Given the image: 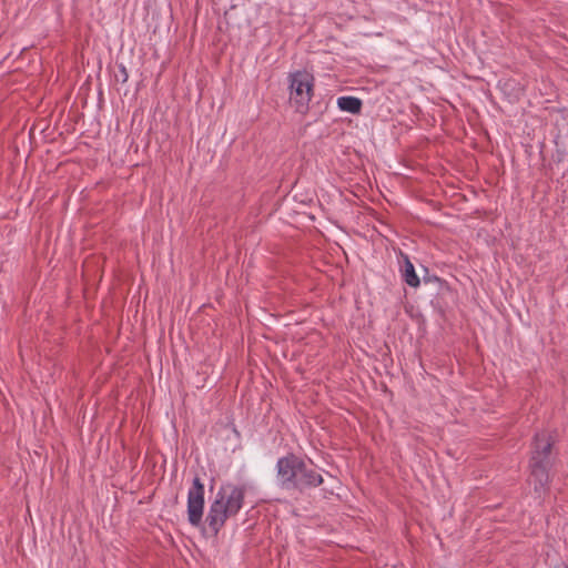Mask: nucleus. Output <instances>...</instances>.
Returning a JSON list of instances; mask_svg holds the SVG:
<instances>
[{
  "label": "nucleus",
  "instance_id": "1",
  "mask_svg": "<svg viewBox=\"0 0 568 568\" xmlns=\"http://www.w3.org/2000/svg\"><path fill=\"white\" fill-rule=\"evenodd\" d=\"M276 479L282 489L304 493L323 484L322 475L296 454L277 459Z\"/></svg>",
  "mask_w": 568,
  "mask_h": 568
},
{
  "label": "nucleus",
  "instance_id": "10",
  "mask_svg": "<svg viewBox=\"0 0 568 568\" xmlns=\"http://www.w3.org/2000/svg\"><path fill=\"white\" fill-rule=\"evenodd\" d=\"M555 568H568V566H566V565H561V566H557V567H555Z\"/></svg>",
  "mask_w": 568,
  "mask_h": 568
},
{
  "label": "nucleus",
  "instance_id": "6",
  "mask_svg": "<svg viewBox=\"0 0 568 568\" xmlns=\"http://www.w3.org/2000/svg\"><path fill=\"white\" fill-rule=\"evenodd\" d=\"M403 263L400 266V273L404 282L409 285L410 287H418L420 284V280L418 275L415 272L414 264L409 260L407 255L402 254Z\"/></svg>",
  "mask_w": 568,
  "mask_h": 568
},
{
  "label": "nucleus",
  "instance_id": "8",
  "mask_svg": "<svg viewBox=\"0 0 568 568\" xmlns=\"http://www.w3.org/2000/svg\"><path fill=\"white\" fill-rule=\"evenodd\" d=\"M121 77H123V78H122V82H126V80H128V73H126V70H125V68H124V67H122V68H121Z\"/></svg>",
  "mask_w": 568,
  "mask_h": 568
},
{
  "label": "nucleus",
  "instance_id": "9",
  "mask_svg": "<svg viewBox=\"0 0 568 568\" xmlns=\"http://www.w3.org/2000/svg\"><path fill=\"white\" fill-rule=\"evenodd\" d=\"M430 281L440 282V280H439L437 276H433V277H424V282H425V283L430 282Z\"/></svg>",
  "mask_w": 568,
  "mask_h": 568
},
{
  "label": "nucleus",
  "instance_id": "2",
  "mask_svg": "<svg viewBox=\"0 0 568 568\" xmlns=\"http://www.w3.org/2000/svg\"><path fill=\"white\" fill-rule=\"evenodd\" d=\"M245 493V486L232 483H225L219 488L205 518L207 530L212 536H217L226 520L241 510Z\"/></svg>",
  "mask_w": 568,
  "mask_h": 568
},
{
  "label": "nucleus",
  "instance_id": "4",
  "mask_svg": "<svg viewBox=\"0 0 568 568\" xmlns=\"http://www.w3.org/2000/svg\"><path fill=\"white\" fill-rule=\"evenodd\" d=\"M314 77L306 71H296L290 74V101L296 112L306 113L313 95Z\"/></svg>",
  "mask_w": 568,
  "mask_h": 568
},
{
  "label": "nucleus",
  "instance_id": "3",
  "mask_svg": "<svg viewBox=\"0 0 568 568\" xmlns=\"http://www.w3.org/2000/svg\"><path fill=\"white\" fill-rule=\"evenodd\" d=\"M554 443L552 435L545 430L537 433L534 437L529 460V483L532 484L538 498H544L549 490L550 454Z\"/></svg>",
  "mask_w": 568,
  "mask_h": 568
},
{
  "label": "nucleus",
  "instance_id": "5",
  "mask_svg": "<svg viewBox=\"0 0 568 568\" xmlns=\"http://www.w3.org/2000/svg\"><path fill=\"white\" fill-rule=\"evenodd\" d=\"M204 509V485L200 477L193 479L192 486L187 493V519L194 527L202 525Z\"/></svg>",
  "mask_w": 568,
  "mask_h": 568
},
{
  "label": "nucleus",
  "instance_id": "7",
  "mask_svg": "<svg viewBox=\"0 0 568 568\" xmlns=\"http://www.w3.org/2000/svg\"><path fill=\"white\" fill-rule=\"evenodd\" d=\"M337 105L342 111L349 112L352 114H358L362 110L363 102L356 97H339L337 99Z\"/></svg>",
  "mask_w": 568,
  "mask_h": 568
}]
</instances>
